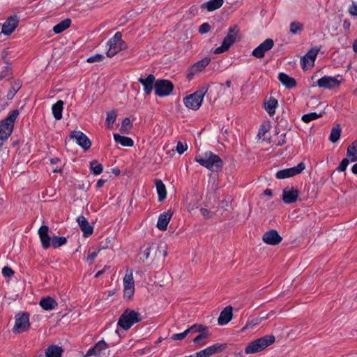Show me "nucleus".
<instances>
[{
    "label": "nucleus",
    "mask_w": 357,
    "mask_h": 357,
    "mask_svg": "<svg viewBox=\"0 0 357 357\" xmlns=\"http://www.w3.org/2000/svg\"><path fill=\"white\" fill-rule=\"evenodd\" d=\"M140 259L143 262L153 263L155 261H163L167 255L166 245L160 243H153L149 247L142 249Z\"/></svg>",
    "instance_id": "nucleus-1"
},
{
    "label": "nucleus",
    "mask_w": 357,
    "mask_h": 357,
    "mask_svg": "<svg viewBox=\"0 0 357 357\" xmlns=\"http://www.w3.org/2000/svg\"><path fill=\"white\" fill-rule=\"evenodd\" d=\"M275 340L273 335H265L251 342L245 349V354H255L266 349Z\"/></svg>",
    "instance_id": "nucleus-2"
},
{
    "label": "nucleus",
    "mask_w": 357,
    "mask_h": 357,
    "mask_svg": "<svg viewBox=\"0 0 357 357\" xmlns=\"http://www.w3.org/2000/svg\"><path fill=\"white\" fill-rule=\"evenodd\" d=\"M202 166L213 172H218L223 167L222 160L211 151H206L202 156Z\"/></svg>",
    "instance_id": "nucleus-3"
},
{
    "label": "nucleus",
    "mask_w": 357,
    "mask_h": 357,
    "mask_svg": "<svg viewBox=\"0 0 357 357\" xmlns=\"http://www.w3.org/2000/svg\"><path fill=\"white\" fill-rule=\"evenodd\" d=\"M19 115V111L15 109L5 119L0 122V139H6L12 133L13 124Z\"/></svg>",
    "instance_id": "nucleus-4"
},
{
    "label": "nucleus",
    "mask_w": 357,
    "mask_h": 357,
    "mask_svg": "<svg viewBox=\"0 0 357 357\" xmlns=\"http://www.w3.org/2000/svg\"><path fill=\"white\" fill-rule=\"evenodd\" d=\"M141 321L140 314L133 310L127 309L121 315L118 326L124 330L129 329L134 324Z\"/></svg>",
    "instance_id": "nucleus-5"
},
{
    "label": "nucleus",
    "mask_w": 357,
    "mask_h": 357,
    "mask_svg": "<svg viewBox=\"0 0 357 357\" xmlns=\"http://www.w3.org/2000/svg\"><path fill=\"white\" fill-rule=\"evenodd\" d=\"M239 32V29L237 26L229 27L227 36L223 39L222 45L217 47L214 53L220 54L227 51L229 47L236 42V36Z\"/></svg>",
    "instance_id": "nucleus-6"
},
{
    "label": "nucleus",
    "mask_w": 357,
    "mask_h": 357,
    "mask_svg": "<svg viewBox=\"0 0 357 357\" xmlns=\"http://www.w3.org/2000/svg\"><path fill=\"white\" fill-rule=\"evenodd\" d=\"M121 33L116 32L114 37L108 41L107 45L109 46L107 52V56L108 57L114 56L116 53L125 48L126 45L121 40Z\"/></svg>",
    "instance_id": "nucleus-7"
},
{
    "label": "nucleus",
    "mask_w": 357,
    "mask_h": 357,
    "mask_svg": "<svg viewBox=\"0 0 357 357\" xmlns=\"http://www.w3.org/2000/svg\"><path fill=\"white\" fill-rule=\"evenodd\" d=\"M15 323L13 328L15 333H21L29 330L30 327L29 314L26 312H19L15 315Z\"/></svg>",
    "instance_id": "nucleus-8"
},
{
    "label": "nucleus",
    "mask_w": 357,
    "mask_h": 357,
    "mask_svg": "<svg viewBox=\"0 0 357 357\" xmlns=\"http://www.w3.org/2000/svg\"><path fill=\"white\" fill-rule=\"evenodd\" d=\"M155 93L160 96H167L169 95L174 89L173 84L166 79H158L154 84Z\"/></svg>",
    "instance_id": "nucleus-9"
},
{
    "label": "nucleus",
    "mask_w": 357,
    "mask_h": 357,
    "mask_svg": "<svg viewBox=\"0 0 357 357\" xmlns=\"http://www.w3.org/2000/svg\"><path fill=\"white\" fill-rule=\"evenodd\" d=\"M305 169V165L301 162L296 166L279 170L275 174L278 179H284L301 174Z\"/></svg>",
    "instance_id": "nucleus-10"
},
{
    "label": "nucleus",
    "mask_w": 357,
    "mask_h": 357,
    "mask_svg": "<svg viewBox=\"0 0 357 357\" xmlns=\"http://www.w3.org/2000/svg\"><path fill=\"white\" fill-rule=\"evenodd\" d=\"M201 195L199 191L190 192L187 195L188 211L192 214H199Z\"/></svg>",
    "instance_id": "nucleus-11"
},
{
    "label": "nucleus",
    "mask_w": 357,
    "mask_h": 357,
    "mask_svg": "<svg viewBox=\"0 0 357 357\" xmlns=\"http://www.w3.org/2000/svg\"><path fill=\"white\" fill-rule=\"evenodd\" d=\"M337 77H342V76L340 75L336 77L324 76L317 80V84L321 88L332 89L338 86L342 82V80H338Z\"/></svg>",
    "instance_id": "nucleus-12"
},
{
    "label": "nucleus",
    "mask_w": 357,
    "mask_h": 357,
    "mask_svg": "<svg viewBox=\"0 0 357 357\" xmlns=\"http://www.w3.org/2000/svg\"><path fill=\"white\" fill-rule=\"evenodd\" d=\"M273 45V40L271 38H267L255 49H254L252 52V55L257 59H261L264 56L266 52L272 49Z\"/></svg>",
    "instance_id": "nucleus-13"
},
{
    "label": "nucleus",
    "mask_w": 357,
    "mask_h": 357,
    "mask_svg": "<svg viewBox=\"0 0 357 357\" xmlns=\"http://www.w3.org/2000/svg\"><path fill=\"white\" fill-rule=\"evenodd\" d=\"M123 296L124 298L130 299L135 292V284L132 277V272L130 271L129 273H126L123 278Z\"/></svg>",
    "instance_id": "nucleus-14"
},
{
    "label": "nucleus",
    "mask_w": 357,
    "mask_h": 357,
    "mask_svg": "<svg viewBox=\"0 0 357 357\" xmlns=\"http://www.w3.org/2000/svg\"><path fill=\"white\" fill-rule=\"evenodd\" d=\"M70 137L75 140L76 143L84 150L89 149L91 146V142L89 137L81 131H72Z\"/></svg>",
    "instance_id": "nucleus-15"
},
{
    "label": "nucleus",
    "mask_w": 357,
    "mask_h": 357,
    "mask_svg": "<svg viewBox=\"0 0 357 357\" xmlns=\"http://www.w3.org/2000/svg\"><path fill=\"white\" fill-rule=\"evenodd\" d=\"M19 17L13 15L7 18L2 25L1 33L6 36L10 35L18 26Z\"/></svg>",
    "instance_id": "nucleus-16"
},
{
    "label": "nucleus",
    "mask_w": 357,
    "mask_h": 357,
    "mask_svg": "<svg viewBox=\"0 0 357 357\" xmlns=\"http://www.w3.org/2000/svg\"><path fill=\"white\" fill-rule=\"evenodd\" d=\"M185 105L193 110H197L201 106V92L197 91L183 99Z\"/></svg>",
    "instance_id": "nucleus-17"
},
{
    "label": "nucleus",
    "mask_w": 357,
    "mask_h": 357,
    "mask_svg": "<svg viewBox=\"0 0 357 357\" xmlns=\"http://www.w3.org/2000/svg\"><path fill=\"white\" fill-rule=\"evenodd\" d=\"M107 348V344L104 340H100L93 347L89 349L84 357H91L92 356L102 357L105 355L106 351H108Z\"/></svg>",
    "instance_id": "nucleus-18"
},
{
    "label": "nucleus",
    "mask_w": 357,
    "mask_h": 357,
    "mask_svg": "<svg viewBox=\"0 0 357 357\" xmlns=\"http://www.w3.org/2000/svg\"><path fill=\"white\" fill-rule=\"evenodd\" d=\"M298 191L294 187H286L282 190V200L285 204H292L296 202Z\"/></svg>",
    "instance_id": "nucleus-19"
},
{
    "label": "nucleus",
    "mask_w": 357,
    "mask_h": 357,
    "mask_svg": "<svg viewBox=\"0 0 357 357\" xmlns=\"http://www.w3.org/2000/svg\"><path fill=\"white\" fill-rule=\"evenodd\" d=\"M262 240L266 244L276 245L282 241V238L276 230L271 229L264 233Z\"/></svg>",
    "instance_id": "nucleus-20"
},
{
    "label": "nucleus",
    "mask_w": 357,
    "mask_h": 357,
    "mask_svg": "<svg viewBox=\"0 0 357 357\" xmlns=\"http://www.w3.org/2000/svg\"><path fill=\"white\" fill-rule=\"evenodd\" d=\"M319 51V48L316 47H312L303 57H301V64L303 70H305L307 63H308L310 61H312L311 66L314 65V62L316 59Z\"/></svg>",
    "instance_id": "nucleus-21"
},
{
    "label": "nucleus",
    "mask_w": 357,
    "mask_h": 357,
    "mask_svg": "<svg viewBox=\"0 0 357 357\" xmlns=\"http://www.w3.org/2000/svg\"><path fill=\"white\" fill-rule=\"evenodd\" d=\"M155 76L152 74L149 75L146 78L141 77L138 79V82L144 86V91L146 95L151 93L155 82Z\"/></svg>",
    "instance_id": "nucleus-22"
},
{
    "label": "nucleus",
    "mask_w": 357,
    "mask_h": 357,
    "mask_svg": "<svg viewBox=\"0 0 357 357\" xmlns=\"http://www.w3.org/2000/svg\"><path fill=\"white\" fill-rule=\"evenodd\" d=\"M233 308L231 305L225 307L220 312L218 319V324L224 326L227 324L232 319Z\"/></svg>",
    "instance_id": "nucleus-23"
},
{
    "label": "nucleus",
    "mask_w": 357,
    "mask_h": 357,
    "mask_svg": "<svg viewBox=\"0 0 357 357\" xmlns=\"http://www.w3.org/2000/svg\"><path fill=\"white\" fill-rule=\"evenodd\" d=\"M49 227L47 225H42L38 231L42 246L44 249H47L50 246L51 238L48 234Z\"/></svg>",
    "instance_id": "nucleus-24"
},
{
    "label": "nucleus",
    "mask_w": 357,
    "mask_h": 357,
    "mask_svg": "<svg viewBox=\"0 0 357 357\" xmlns=\"http://www.w3.org/2000/svg\"><path fill=\"white\" fill-rule=\"evenodd\" d=\"M77 222L82 230L84 233V236L87 237L93 234V227L91 226L86 219V218L83 215H80L77 218Z\"/></svg>",
    "instance_id": "nucleus-25"
},
{
    "label": "nucleus",
    "mask_w": 357,
    "mask_h": 357,
    "mask_svg": "<svg viewBox=\"0 0 357 357\" xmlns=\"http://www.w3.org/2000/svg\"><path fill=\"white\" fill-rule=\"evenodd\" d=\"M172 215L173 213L169 210L160 214L157 222V227L161 231H165Z\"/></svg>",
    "instance_id": "nucleus-26"
},
{
    "label": "nucleus",
    "mask_w": 357,
    "mask_h": 357,
    "mask_svg": "<svg viewBox=\"0 0 357 357\" xmlns=\"http://www.w3.org/2000/svg\"><path fill=\"white\" fill-rule=\"evenodd\" d=\"M227 345L223 344H215L204 349H202V357H209L213 354L222 352Z\"/></svg>",
    "instance_id": "nucleus-27"
},
{
    "label": "nucleus",
    "mask_w": 357,
    "mask_h": 357,
    "mask_svg": "<svg viewBox=\"0 0 357 357\" xmlns=\"http://www.w3.org/2000/svg\"><path fill=\"white\" fill-rule=\"evenodd\" d=\"M278 79L287 89H293L296 86V79L284 73H279Z\"/></svg>",
    "instance_id": "nucleus-28"
},
{
    "label": "nucleus",
    "mask_w": 357,
    "mask_h": 357,
    "mask_svg": "<svg viewBox=\"0 0 357 357\" xmlns=\"http://www.w3.org/2000/svg\"><path fill=\"white\" fill-rule=\"evenodd\" d=\"M62 352L61 347L52 344L45 349V357H61Z\"/></svg>",
    "instance_id": "nucleus-29"
},
{
    "label": "nucleus",
    "mask_w": 357,
    "mask_h": 357,
    "mask_svg": "<svg viewBox=\"0 0 357 357\" xmlns=\"http://www.w3.org/2000/svg\"><path fill=\"white\" fill-rule=\"evenodd\" d=\"M40 305L45 310H52L57 306V303L53 298L47 296L40 300Z\"/></svg>",
    "instance_id": "nucleus-30"
},
{
    "label": "nucleus",
    "mask_w": 357,
    "mask_h": 357,
    "mask_svg": "<svg viewBox=\"0 0 357 357\" xmlns=\"http://www.w3.org/2000/svg\"><path fill=\"white\" fill-rule=\"evenodd\" d=\"M224 3L223 0H209L202 3V8H206L208 11L212 12L220 8Z\"/></svg>",
    "instance_id": "nucleus-31"
},
{
    "label": "nucleus",
    "mask_w": 357,
    "mask_h": 357,
    "mask_svg": "<svg viewBox=\"0 0 357 357\" xmlns=\"http://www.w3.org/2000/svg\"><path fill=\"white\" fill-rule=\"evenodd\" d=\"M278 105V100L273 97L264 103V108L270 116H273L275 113V109Z\"/></svg>",
    "instance_id": "nucleus-32"
},
{
    "label": "nucleus",
    "mask_w": 357,
    "mask_h": 357,
    "mask_svg": "<svg viewBox=\"0 0 357 357\" xmlns=\"http://www.w3.org/2000/svg\"><path fill=\"white\" fill-rule=\"evenodd\" d=\"M155 186L158 195V201L162 202L167 197L166 187L160 179L155 181Z\"/></svg>",
    "instance_id": "nucleus-33"
},
{
    "label": "nucleus",
    "mask_w": 357,
    "mask_h": 357,
    "mask_svg": "<svg viewBox=\"0 0 357 357\" xmlns=\"http://www.w3.org/2000/svg\"><path fill=\"white\" fill-rule=\"evenodd\" d=\"M114 139L116 143H119L123 146L131 147L134 144L133 140L131 138L121 136L117 133L114 134Z\"/></svg>",
    "instance_id": "nucleus-34"
},
{
    "label": "nucleus",
    "mask_w": 357,
    "mask_h": 357,
    "mask_svg": "<svg viewBox=\"0 0 357 357\" xmlns=\"http://www.w3.org/2000/svg\"><path fill=\"white\" fill-rule=\"evenodd\" d=\"M63 100H58L55 104L52 105V110L54 117L56 120H60L62 118V111L63 106Z\"/></svg>",
    "instance_id": "nucleus-35"
},
{
    "label": "nucleus",
    "mask_w": 357,
    "mask_h": 357,
    "mask_svg": "<svg viewBox=\"0 0 357 357\" xmlns=\"http://www.w3.org/2000/svg\"><path fill=\"white\" fill-rule=\"evenodd\" d=\"M347 157H348L351 162L357 161V140L352 142L347 148Z\"/></svg>",
    "instance_id": "nucleus-36"
},
{
    "label": "nucleus",
    "mask_w": 357,
    "mask_h": 357,
    "mask_svg": "<svg viewBox=\"0 0 357 357\" xmlns=\"http://www.w3.org/2000/svg\"><path fill=\"white\" fill-rule=\"evenodd\" d=\"M70 24H71L70 19L66 18V19L61 21L57 24H56L53 27V31L56 34L60 33L63 32V31H65L66 29H67L70 26Z\"/></svg>",
    "instance_id": "nucleus-37"
},
{
    "label": "nucleus",
    "mask_w": 357,
    "mask_h": 357,
    "mask_svg": "<svg viewBox=\"0 0 357 357\" xmlns=\"http://www.w3.org/2000/svg\"><path fill=\"white\" fill-rule=\"evenodd\" d=\"M342 128L340 124H336L335 126H334L330 134L329 139L331 142L335 143L337 142L340 137Z\"/></svg>",
    "instance_id": "nucleus-38"
},
{
    "label": "nucleus",
    "mask_w": 357,
    "mask_h": 357,
    "mask_svg": "<svg viewBox=\"0 0 357 357\" xmlns=\"http://www.w3.org/2000/svg\"><path fill=\"white\" fill-rule=\"evenodd\" d=\"M304 29V26L299 22H292L289 25V31L292 34H297L301 32Z\"/></svg>",
    "instance_id": "nucleus-39"
},
{
    "label": "nucleus",
    "mask_w": 357,
    "mask_h": 357,
    "mask_svg": "<svg viewBox=\"0 0 357 357\" xmlns=\"http://www.w3.org/2000/svg\"><path fill=\"white\" fill-rule=\"evenodd\" d=\"M90 169L96 175H99L102 172L103 167L97 160H92L90 162Z\"/></svg>",
    "instance_id": "nucleus-40"
},
{
    "label": "nucleus",
    "mask_w": 357,
    "mask_h": 357,
    "mask_svg": "<svg viewBox=\"0 0 357 357\" xmlns=\"http://www.w3.org/2000/svg\"><path fill=\"white\" fill-rule=\"evenodd\" d=\"M185 331L188 334L191 333H199V334L193 340V342L197 343L201 340V325L195 324Z\"/></svg>",
    "instance_id": "nucleus-41"
},
{
    "label": "nucleus",
    "mask_w": 357,
    "mask_h": 357,
    "mask_svg": "<svg viewBox=\"0 0 357 357\" xmlns=\"http://www.w3.org/2000/svg\"><path fill=\"white\" fill-rule=\"evenodd\" d=\"M321 116V114H317V112H310L303 115L301 119L303 122L307 123Z\"/></svg>",
    "instance_id": "nucleus-42"
},
{
    "label": "nucleus",
    "mask_w": 357,
    "mask_h": 357,
    "mask_svg": "<svg viewBox=\"0 0 357 357\" xmlns=\"http://www.w3.org/2000/svg\"><path fill=\"white\" fill-rule=\"evenodd\" d=\"M200 71L201 61H199L192 66V68L190 70V72L187 75V77L189 79H191L195 74L199 73Z\"/></svg>",
    "instance_id": "nucleus-43"
},
{
    "label": "nucleus",
    "mask_w": 357,
    "mask_h": 357,
    "mask_svg": "<svg viewBox=\"0 0 357 357\" xmlns=\"http://www.w3.org/2000/svg\"><path fill=\"white\" fill-rule=\"evenodd\" d=\"M66 238L63 236H54L52 240V247L54 248H59L66 243Z\"/></svg>",
    "instance_id": "nucleus-44"
},
{
    "label": "nucleus",
    "mask_w": 357,
    "mask_h": 357,
    "mask_svg": "<svg viewBox=\"0 0 357 357\" xmlns=\"http://www.w3.org/2000/svg\"><path fill=\"white\" fill-rule=\"evenodd\" d=\"M116 116L117 113L115 110H112L107 113L106 121L109 128L112 127V125L115 122Z\"/></svg>",
    "instance_id": "nucleus-45"
},
{
    "label": "nucleus",
    "mask_w": 357,
    "mask_h": 357,
    "mask_svg": "<svg viewBox=\"0 0 357 357\" xmlns=\"http://www.w3.org/2000/svg\"><path fill=\"white\" fill-rule=\"evenodd\" d=\"M350 162L351 160L348 157L344 158L336 168V170L337 172H344Z\"/></svg>",
    "instance_id": "nucleus-46"
},
{
    "label": "nucleus",
    "mask_w": 357,
    "mask_h": 357,
    "mask_svg": "<svg viewBox=\"0 0 357 357\" xmlns=\"http://www.w3.org/2000/svg\"><path fill=\"white\" fill-rule=\"evenodd\" d=\"M131 128H132V123H131L130 119L129 118H125L122 121V124L121 126V131L126 132Z\"/></svg>",
    "instance_id": "nucleus-47"
},
{
    "label": "nucleus",
    "mask_w": 357,
    "mask_h": 357,
    "mask_svg": "<svg viewBox=\"0 0 357 357\" xmlns=\"http://www.w3.org/2000/svg\"><path fill=\"white\" fill-rule=\"evenodd\" d=\"M259 319L257 317H253L249 319L245 324V326L243 328V330L248 329L249 328H252V326L259 324Z\"/></svg>",
    "instance_id": "nucleus-48"
},
{
    "label": "nucleus",
    "mask_w": 357,
    "mask_h": 357,
    "mask_svg": "<svg viewBox=\"0 0 357 357\" xmlns=\"http://www.w3.org/2000/svg\"><path fill=\"white\" fill-rule=\"evenodd\" d=\"M105 59L103 54H97L96 55L91 56L86 59V61L89 63H95V62H100Z\"/></svg>",
    "instance_id": "nucleus-49"
},
{
    "label": "nucleus",
    "mask_w": 357,
    "mask_h": 357,
    "mask_svg": "<svg viewBox=\"0 0 357 357\" xmlns=\"http://www.w3.org/2000/svg\"><path fill=\"white\" fill-rule=\"evenodd\" d=\"M107 247H108L107 245H105H105H102V246L101 247V248H100L97 252H91V253L89 255V256H88L86 261H87L88 262H89V263H92V262H93V261L94 260V259L97 257V255H98V252H99L102 249H106V248H107Z\"/></svg>",
    "instance_id": "nucleus-50"
},
{
    "label": "nucleus",
    "mask_w": 357,
    "mask_h": 357,
    "mask_svg": "<svg viewBox=\"0 0 357 357\" xmlns=\"http://www.w3.org/2000/svg\"><path fill=\"white\" fill-rule=\"evenodd\" d=\"M14 271L8 267V266H4L2 268V274L6 278H10L14 275Z\"/></svg>",
    "instance_id": "nucleus-51"
},
{
    "label": "nucleus",
    "mask_w": 357,
    "mask_h": 357,
    "mask_svg": "<svg viewBox=\"0 0 357 357\" xmlns=\"http://www.w3.org/2000/svg\"><path fill=\"white\" fill-rule=\"evenodd\" d=\"M188 146L185 144H183L181 142H178L176 145V151L179 154L183 153L187 150Z\"/></svg>",
    "instance_id": "nucleus-52"
},
{
    "label": "nucleus",
    "mask_w": 357,
    "mask_h": 357,
    "mask_svg": "<svg viewBox=\"0 0 357 357\" xmlns=\"http://www.w3.org/2000/svg\"><path fill=\"white\" fill-rule=\"evenodd\" d=\"M348 12L351 15L357 16V2H352L348 8Z\"/></svg>",
    "instance_id": "nucleus-53"
},
{
    "label": "nucleus",
    "mask_w": 357,
    "mask_h": 357,
    "mask_svg": "<svg viewBox=\"0 0 357 357\" xmlns=\"http://www.w3.org/2000/svg\"><path fill=\"white\" fill-rule=\"evenodd\" d=\"M187 335L188 333L186 331H185L184 332L181 333L174 334L171 338L172 340H181L184 339L187 336Z\"/></svg>",
    "instance_id": "nucleus-54"
},
{
    "label": "nucleus",
    "mask_w": 357,
    "mask_h": 357,
    "mask_svg": "<svg viewBox=\"0 0 357 357\" xmlns=\"http://www.w3.org/2000/svg\"><path fill=\"white\" fill-rule=\"evenodd\" d=\"M210 335L208 328L202 325V340L208 338Z\"/></svg>",
    "instance_id": "nucleus-55"
},
{
    "label": "nucleus",
    "mask_w": 357,
    "mask_h": 357,
    "mask_svg": "<svg viewBox=\"0 0 357 357\" xmlns=\"http://www.w3.org/2000/svg\"><path fill=\"white\" fill-rule=\"evenodd\" d=\"M89 188H90V184L88 183H82V184H78L77 185V188L79 189V190H82L85 192L88 191L89 190Z\"/></svg>",
    "instance_id": "nucleus-56"
},
{
    "label": "nucleus",
    "mask_w": 357,
    "mask_h": 357,
    "mask_svg": "<svg viewBox=\"0 0 357 357\" xmlns=\"http://www.w3.org/2000/svg\"><path fill=\"white\" fill-rule=\"evenodd\" d=\"M213 215V213L209 211L207 209L202 208V216H204L206 218H211Z\"/></svg>",
    "instance_id": "nucleus-57"
},
{
    "label": "nucleus",
    "mask_w": 357,
    "mask_h": 357,
    "mask_svg": "<svg viewBox=\"0 0 357 357\" xmlns=\"http://www.w3.org/2000/svg\"><path fill=\"white\" fill-rule=\"evenodd\" d=\"M20 89V86L19 85H15L13 87V91H10L8 94V98H12L14 95L16 93V92L19 90Z\"/></svg>",
    "instance_id": "nucleus-58"
},
{
    "label": "nucleus",
    "mask_w": 357,
    "mask_h": 357,
    "mask_svg": "<svg viewBox=\"0 0 357 357\" xmlns=\"http://www.w3.org/2000/svg\"><path fill=\"white\" fill-rule=\"evenodd\" d=\"M211 30V26L208 23H202V33H207Z\"/></svg>",
    "instance_id": "nucleus-59"
},
{
    "label": "nucleus",
    "mask_w": 357,
    "mask_h": 357,
    "mask_svg": "<svg viewBox=\"0 0 357 357\" xmlns=\"http://www.w3.org/2000/svg\"><path fill=\"white\" fill-rule=\"evenodd\" d=\"M268 317H269V314L261 312L259 316L257 317V318H258V319H259V321L261 322V321L268 319Z\"/></svg>",
    "instance_id": "nucleus-60"
},
{
    "label": "nucleus",
    "mask_w": 357,
    "mask_h": 357,
    "mask_svg": "<svg viewBox=\"0 0 357 357\" xmlns=\"http://www.w3.org/2000/svg\"><path fill=\"white\" fill-rule=\"evenodd\" d=\"M285 136V133L281 135V139L279 140L278 143L277 144V146H282L286 143Z\"/></svg>",
    "instance_id": "nucleus-61"
},
{
    "label": "nucleus",
    "mask_w": 357,
    "mask_h": 357,
    "mask_svg": "<svg viewBox=\"0 0 357 357\" xmlns=\"http://www.w3.org/2000/svg\"><path fill=\"white\" fill-rule=\"evenodd\" d=\"M211 61V59L209 57L202 58V69L205 68Z\"/></svg>",
    "instance_id": "nucleus-62"
},
{
    "label": "nucleus",
    "mask_w": 357,
    "mask_h": 357,
    "mask_svg": "<svg viewBox=\"0 0 357 357\" xmlns=\"http://www.w3.org/2000/svg\"><path fill=\"white\" fill-rule=\"evenodd\" d=\"M350 26H351V24H350V22L347 20H345L344 22H343V27L345 30H349V28H350Z\"/></svg>",
    "instance_id": "nucleus-63"
},
{
    "label": "nucleus",
    "mask_w": 357,
    "mask_h": 357,
    "mask_svg": "<svg viewBox=\"0 0 357 357\" xmlns=\"http://www.w3.org/2000/svg\"><path fill=\"white\" fill-rule=\"evenodd\" d=\"M106 182V180H103V179H99L97 182V184H96V187L98 188H101L104 183Z\"/></svg>",
    "instance_id": "nucleus-64"
}]
</instances>
